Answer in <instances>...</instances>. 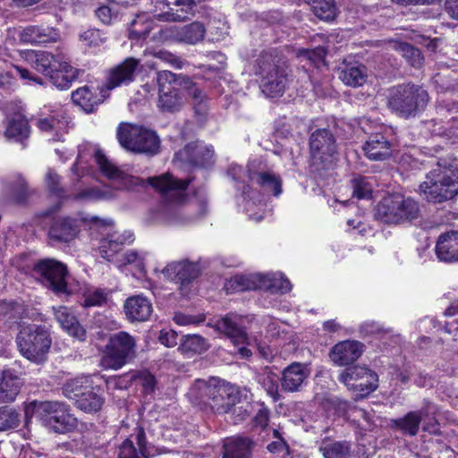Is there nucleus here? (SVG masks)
I'll list each match as a JSON object with an SVG mask.
<instances>
[{"label": "nucleus", "mask_w": 458, "mask_h": 458, "mask_svg": "<svg viewBox=\"0 0 458 458\" xmlns=\"http://www.w3.org/2000/svg\"><path fill=\"white\" fill-rule=\"evenodd\" d=\"M46 184L48 191L60 198L66 199L67 193L64 188H63L60 184V177L59 175L53 170L49 169L46 175Z\"/></svg>", "instance_id": "58"}, {"label": "nucleus", "mask_w": 458, "mask_h": 458, "mask_svg": "<svg viewBox=\"0 0 458 458\" xmlns=\"http://www.w3.org/2000/svg\"><path fill=\"white\" fill-rule=\"evenodd\" d=\"M257 277L259 282L254 286L255 288L281 294L286 293L292 289L290 281L282 273L258 275Z\"/></svg>", "instance_id": "31"}, {"label": "nucleus", "mask_w": 458, "mask_h": 458, "mask_svg": "<svg viewBox=\"0 0 458 458\" xmlns=\"http://www.w3.org/2000/svg\"><path fill=\"white\" fill-rule=\"evenodd\" d=\"M340 80L351 87L361 86L367 78V69L364 65L344 67L339 74Z\"/></svg>", "instance_id": "41"}, {"label": "nucleus", "mask_w": 458, "mask_h": 458, "mask_svg": "<svg viewBox=\"0 0 458 458\" xmlns=\"http://www.w3.org/2000/svg\"><path fill=\"white\" fill-rule=\"evenodd\" d=\"M240 317L228 314L216 322V328L225 334L237 348L242 358H249L252 355L248 344V335L242 325L239 324Z\"/></svg>", "instance_id": "15"}, {"label": "nucleus", "mask_w": 458, "mask_h": 458, "mask_svg": "<svg viewBox=\"0 0 458 458\" xmlns=\"http://www.w3.org/2000/svg\"><path fill=\"white\" fill-rule=\"evenodd\" d=\"M79 71L70 65L65 60L51 75L48 76L53 85L59 89H67L77 79Z\"/></svg>", "instance_id": "38"}, {"label": "nucleus", "mask_w": 458, "mask_h": 458, "mask_svg": "<svg viewBox=\"0 0 458 458\" xmlns=\"http://www.w3.org/2000/svg\"><path fill=\"white\" fill-rule=\"evenodd\" d=\"M120 145L128 151L154 157L160 152L161 140L151 129L132 123H120L117 131Z\"/></svg>", "instance_id": "5"}, {"label": "nucleus", "mask_w": 458, "mask_h": 458, "mask_svg": "<svg viewBox=\"0 0 458 458\" xmlns=\"http://www.w3.org/2000/svg\"><path fill=\"white\" fill-rule=\"evenodd\" d=\"M428 101V92L414 84H403L390 89L388 107L397 115L409 118L424 110Z\"/></svg>", "instance_id": "6"}, {"label": "nucleus", "mask_w": 458, "mask_h": 458, "mask_svg": "<svg viewBox=\"0 0 458 458\" xmlns=\"http://www.w3.org/2000/svg\"><path fill=\"white\" fill-rule=\"evenodd\" d=\"M149 54L153 55L155 58L160 60L161 62L175 69H182L185 64H187V62L185 60H182L181 57L166 50H155L149 52Z\"/></svg>", "instance_id": "59"}, {"label": "nucleus", "mask_w": 458, "mask_h": 458, "mask_svg": "<svg viewBox=\"0 0 458 458\" xmlns=\"http://www.w3.org/2000/svg\"><path fill=\"white\" fill-rule=\"evenodd\" d=\"M21 378L10 370H4L0 379V403L13 402L21 390Z\"/></svg>", "instance_id": "35"}, {"label": "nucleus", "mask_w": 458, "mask_h": 458, "mask_svg": "<svg viewBox=\"0 0 458 458\" xmlns=\"http://www.w3.org/2000/svg\"><path fill=\"white\" fill-rule=\"evenodd\" d=\"M256 446L249 437H233L224 440L222 458H251Z\"/></svg>", "instance_id": "22"}, {"label": "nucleus", "mask_w": 458, "mask_h": 458, "mask_svg": "<svg viewBox=\"0 0 458 458\" xmlns=\"http://www.w3.org/2000/svg\"><path fill=\"white\" fill-rule=\"evenodd\" d=\"M159 88L158 107L163 112L174 113L179 111L184 104V98L174 82H165L159 80V72L157 75Z\"/></svg>", "instance_id": "20"}, {"label": "nucleus", "mask_w": 458, "mask_h": 458, "mask_svg": "<svg viewBox=\"0 0 458 458\" xmlns=\"http://www.w3.org/2000/svg\"><path fill=\"white\" fill-rule=\"evenodd\" d=\"M94 157L101 174L110 181L114 180V165L107 159L103 150L99 148H95Z\"/></svg>", "instance_id": "54"}, {"label": "nucleus", "mask_w": 458, "mask_h": 458, "mask_svg": "<svg viewBox=\"0 0 458 458\" xmlns=\"http://www.w3.org/2000/svg\"><path fill=\"white\" fill-rule=\"evenodd\" d=\"M116 264L119 269H123L126 265H133L139 271H142L144 265L142 259L139 257L135 250H130L116 259Z\"/></svg>", "instance_id": "61"}, {"label": "nucleus", "mask_w": 458, "mask_h": 458, "mask_svg": "<svg viewBox=\"0 0 458 458\" xmlns=\"http://www.w3.org/2000/svg\"><path fill=\"white\" fill-rule=\"evenodd\" d=\"M255 73L264 95L267 98L283 95L288 82V67L284 61L272 53L263 52L256 60Z\"/></svg>", "instance_id": "2"}, {"label": "nucleus", "mask_w": 458, "mask_h": 458, "mask_svg": "<svg viewBox=\"0 0 458 458\" xmlns=\"http://www.w3.org/2000/svg\"><path fill=\"white\" fill-rule=\"evenodd\" d=\"M311 164L317 169H326L334 161L337 145L334 134L327 129H318L310 137Z\"/></svg>", "instance_id": "10"}, {"label": "nucleus", "mask_w": 458, "mask_h": 458, "mask_svg": "<svg viewBox=\"0 0 458 458\" xmlns=\"http://www.w3.org/2000/svg\"><path fill=\"white\" fill-rule=\"evenodd\" d=\"M113 291L106 288H95L84 295V307L102 306L111 300Z\"/></svg>", "instance_id": "49"}, {"label": "nucleus", "mask_w": 458, "mask_h": 458, "mask_svg": "<svg viewBox=\"0 0 458 458\" xmlns=\"http://www.w3.org/2000/svg\"><path fill=\"white\" fill-rule=\"evenodd\" d=\"M16 343L24 358L36 364H42L47 360L52 339L46 326L23 323L20 325Z\"/></svg>", "instance_id": "3"}, {"label": "nucleus", "mask_w": 458, "mask_h": 458, "mask_svg": "<svg viewBox=\"0 0 458 458\" xmlns=\"http://www.w3.org/2000/svg\"><path fill=\"white\" fill-rule=\"evenodd\" d=\"M436 254L442 262L458 263V231L452 230L439 235Z\"/></svg>", "instance_id": "24"}, {"label": "nucleus", "mask_w": 458, "mask_h": 458, "mask_svg": "<svg viewBox=\"0 0 458 458\" xmlns=\"http://www.w3.org/2000/svg\"><path fill=\"white\" fill-rule=\"evenodd\" d=\"M356 398H364L377 388L378 377L376 372L363 366L346 368L338 377Z\"/></svg>", "instance_id": "9"}, {"label": "nucleus", "mask_w": 458, "mask_h": 458, "mask_svg": "<svg viewBox=\"0 0 458 458\" xmlns=\"http://www.w3.org/2000/svg\"><path fill=\"white\" fill-rule=\"evenodd\" d=\"M76 220L69 216L57 217L54 219L49 231L48 236L51 240L60 242H69L77 234Z\"/></svg>", "instance_id": "29"}, {"label": "nucleus", "mask_w": 458, "mask_h": 458, "mask_svg": "<svg viewBox=\"0 0 458 458\" xmlns=\"http://www.w3.org/2000/svg\"><path fill=\"white\" fill-rule=\"evenodd\" d=\"M162 216L167 225H185L191 221V217L185 216V210L177 204L165 205L162 209Z\"/></svg>", "instance_id": "46"}, {"label": "nucleus", "mask_w": 458, "mask_h": 458, "mask_svg": "<svg viewBox=\"0 0 458 458\" xmlns=\"http://www.w3.org/2000/svg\"><path fill=\"white\" fill-rule=\"evenodd\" d=\"M324 406L328 411H333L339 417L347 416L348 411L352 408L349 402L343 400L337 396H331L325 400Z\"/></svg>", "instance_id": "56"}, {"label": "nucleus", "mask_w": 458, "mask_h": 458, "mask_svg": "<svg viewBox=\"0 0 458 458\" xmlns=\"http://www.w3.org/2000/svg\"><path fill=\"white\" fill-rule=\"evenodd\" d=\"M98 347L105 354L101 360L104 368L114 369V336L109 335L106 344H98Z\"/></svg>", "instance_id": "60"}, {"label": "nucleus", "mask_w": 458, "mask_h": 458, "mask_svg": "<svg viewBox=\"0 0 458 458\" xmlns=\"http://www.w3.org/2000/svg\"><path fill=\"white\" fill-rule=\"evenodd\" d=\"M420 192L433 203H442L458 194V168L438 166L426 175L420 186Z\"/></svg>", "instance_id": "4"}, {"label": "nucleus", "mask_w": 458, "mask_h": 458, "mask_svg": "<svg viewBox=\"0 0 458 458\" xmlns=\"http://www.w3.org/2000/svg\"><path fill=\"white\" fill-rule=\"evenodd\" d=\"M59 38V30L49 26H28L21 33V39L23 42L31 44L56 42Z\"/></svg>", "instance_id": "28"}, {"label": "nucleus", "mask_w": 458, "mask_h": 458, "mask_svg": "<svg viewBox=\"0 0 458 458\" xmlns=\"http://www.w3.org/2000/svg\"><path fill=\"white\" fill-rule=\"evenodd\" d=\"M270 410L262 403L252 419V426L264 430L268 426Z\"/></svg>", "instance_id": "62"}, {"label": "nucleus", "mask_w": 458, "mask_h": 458, "mask_svg": "<svg viewBox=\"0 0 458 458\" xmlns=\"http://www.w3.org/2000/svg\"><path fill=\"white\" fill-rule=\"evenodd\" d=\"M114 88V67L109 70L107 81L95 91L88 86L78 89L72 94L73 103L81 107L86 113H91L95 107L101 104L110 95Z\"/></svg>", "instance_id": "14"}, {"label": "nucleus", "mask_w": 458, "mask_h": 458, "mask_svg": "<svg viewBox=\"0 0 458 458\" xmlns=\"http://www.w3.org/2000/svg\"><path fill=\"white\" fill-rule=\"evenodd\" d=\"M30 132L28 120L23 114L16 113L9 120L4 134L6 138L22 143L29 138Z\"/></svg>", "instance_id": "37"}, {"label": "nucleus", "mask_w": 458, "mask_h": 458, "mask_svg": "<svg viewBox=\"0 0 458 458\" xmlns=\"http://www.w3.org/2000/svg\"><path fill=\"white\" fill-rule=\"evenodd\" d=\"M311 8L314 14L323 21H333L337 14L335 0H312Z\"/></svg>", "instance_id": "47"}, {"label": "nucleus", "mask_w": 458, "mask_h": 458, "mask_svg": "<svg viewBox=\"0 0 458 458\" xmlns=\"http://www.w3.org/2000/svg\"><path fill=\"white\" fill-rule=\"evenodd\" d=\"M396 202L401 206L397 210V215L401 216L398 225L411 223L420 216V207L414 199L396 195Z\"/></svg>", "instance_id": "39"}, {"label": "nucleus", "mask_w": 458, "mask_h": 458, "mask_svg": "<svg viewBox=\"0 0 458 458\" xmlns=\"http://www.w3.org/2000/svg\"><path fill=\"white\" fill-rule=\"evenodd\" d=\"M400 204L396 202V195L383 198L376 207L375 218L384 224L398 225L401 216L397 215Z\"/></svg>", "instance_id": "33"}, {"label": "nucleus", "mask_w": 458, "mask_h": 458, "mask_svg": "<svg viewBox=\"0 0 458 458\" xmlns=\"http://www.w3.org/2000/svg\"><path fill=\"white\" fill-rule=\"evenodd\" d=\"M209 348L208 340L199 335H182L179 350L184 353L200 354Z\"/></svg>", "instance_id": "40"}, {"label": "nucleus", "mask_w": 458, "mask_h": 458, "mask_svg": "<svg viewBox=\"0 0 458 458\" xmlns=\"http://www.w3.org/2000/svg\"><path fill=\"white\" fill-rule=\"evenodd\" d=\"M35 415L51 431L65 434L78 426V420L70 413L69 406L62 402L33 401L25 407V417Z\"/></svg>", "instance_id": "1"}, {"label": "nucleus", "mask_w": 458, "mask_h": 458, "mask_svg": "<svg viewBox=\"0 0 458 458\" xmlns=\"http://www.w3.org/2000/svg\"><path fill=\"white\" fill-rule=\"evenodd\" d=\"M365 156L373 161H384L392 156V143L381 133H375L369 137L364 143Z\"/></svg>", "instance_id": "25"}, {"label": "nucleus", "mask_w": 458, "mask_h": 458, "mask_svg": "<svg viewBox=\"0 0 458 458\" xmlns=\"http://www.w3.org/2000/svg\"><path fill=\"white\" fill-rule=\"evenodd\" d=\"M352 195L358 199H369L372 195V185L370 182L361 176L353 178L351 181Z\"/></svg>", "instance_id": "55"}, {"label": "nucleus", "mask_w": 458, "mask_h": 458, "mask_svg": "<svg viewBox=\"0 0 458 458\" xmlns=\"http://www.w3.org/2000/svg\"><path fill=\"white\" fill-rule=\"evenodd\" d=\"M400 50L403 57L413 67H420L423 64L424 57L421 51L409 43H403L400 45Z\"/></svg>", "instance_id": "57"}, {"label": "nucleus", "mask_w": 458, "mask_h": 458, "mask_svg": "<svg viewBox=\"0 0 458 458\" xmlns=\"http://www.w3.org/2000/svg\"><path fill=\"white\" fill-rule=\"evenodd\" d=\"M255 380L266 391L267 394L270 396L274 402L281 400L280 394V377L276 375L270 367L263 368L255 376Z\"/></svg>", "instance_id": "34"}, {"label": "nucleus", "mask_w": 458, "mask_h": 458, "mask_svg": "<svg viewBox=\"0 0 458 458\" xmlns=\"http://www.w3.org/2000/svg\"><path fill=\"white\" fill-rule=\"evenodd\" d=\"M33 55L35 69L47 77L66 60L61 53L54 55L47 51H37L33 53Z\"/></svg>", "instance_id": "32"}, {"label": "nucleus", "mask_w": 458, "mask_h": 458, "mask_svg": "<svg viewBox=\"0 0 458 458\" xmlns=\"http://www.w3.org/2000/svg\"><path fill=\"white\" fill-rule=\"evenodd\" d=\"M310 376L309 364L292 362L281 372L280 388L285 393H295L302 390Z\"/></svg>", "instance_id": "17"}, {"label": "nucleus", "mask_w": 458, "mask_h": 458, "mask_svg": "<svg viewBox=\"0 0 458 458\" xmlns=\"http://www.w3.org/2000/svg\"><path fill=\"white\" fill-rule=\"evenodd\" d=\"M200 270L199 262L182 259L169 263L162 272L169 280L179 284L182 295L188 296L191 292L190 284L199 276Z\"/></svg>", "instance_id": "13"}, {"label": "nucleus", "mask_w": 458, "mask_h": 458, "mask_svg": "<svg viewBox=\"0 0 458 458\" xmlns=\"http://www.w3.org/2000/svg\"><path fill=\"white\" fill-rule=\"evenodd\" d=\"M249 182L267 195L279 197L283 192V180L267 160L259 157L247 165Z\"/></svg>", "instance_id": "8"}, {"label": "nucleus", "mask_w": 458, "mask_h": 458, "mask_svg": "<svg viewBox=\"0 0 458 458\" xmlns=\"http://www.w3.org/2000/svg\"><path fill=\"white\" fill-rule=\"evenodd\" d=\"M131 380H136L141 386V391L145 395H152L157 388V379L153 374L148 370L133 373L130 377Z\"/></svg>", "instance_id": "52"}, {"label": "nucleus", "mask_w": 458, "mask_h": 458, "mask_svg": "<svg viewBox=\"0 0 458 458\" xmlns=\"http://www.w3.org/2000/svg\"><path fill=\"white\" fill-rule=\"evenodd\" d=\"M81 39L89 47H96L106 41V37L98 29H89L81 34Z\"/></svg>", "instance_id": "64"}, {"label": "nucleus", "mask_w": 458, "mask_h": 458, "mask_svg": "<svg viewBox=\"0 0 458 458\" xmlns=\"http://www.w3.org/2000/svg\"><path fill=\"white\" fill-rule=\"evenodd\" d=\"M55 317L60 326L72 336L80 341H84L86 330L81 326L72 311L65 307L60 306L55 309Z\"/></svg>", "instance_id": "30"}, {"label": "nucleus", "mask_w": 458, "mask_h": 458, "mask_svg": "<svg viewBox=\"0 0 458 458\" xmlns=\"http://www.w3.org/2000/svg\"><path fill=\"white\" fill-rule=\"evenodd\" d=\"M34 273L55 294H70L66 281L68 270L64 263L54 259H43L35 264Z\"/></svg>", "instance_id": "11"}, {"label": "nucleus", "mask_w": 458, "mask_h": 458, "mask_svg": "<svg viewBox=\"0 0 458 458\" xmlns=\"http://www.w3.org/2000/svg\"><path fill=\"white\" fill-rule=\"evenodd\" d=\"M363 346L361 343L353 340L340 342L332 348L330 358L340 366L352 363L362 354Z\"/></svg>", "instance_id": "21"}, {"label": "nucleus", "mask_w": 458, "mask_h": 458, "mask_svg": "<svg viewBox=\"0 0 458 458\" xmlns=\"http://www.w3.org/2000/svg\"><path fill=\"white\" fill-rule=\"evenodd\" d=\"M148 182L158 191L165 199L179 202L183 197L191 180H178L166 174L160 176L148 178Z\"/></svg>", "instance_id": "19"}, {"label": "nucleus", "mask_w": 458, "mask_h": 458, "mask_svg": "<svg viewBox=\"0 0 458 458\" xmlns=\"http://www.w3.org/2000/svg\"><path fill=\"white\" fill-rule=\"evenodd\" d=\"M112 193L106 191H101L98 188L90 187L81 190L79 192L67 195V199H72L75 201H89V200H99L110 198Z\"/></svg>", "instance_id": "51"}, {"label": "nucleus", "mask_w": 458, "mask_h": 458, "mask_svg": "<svg viewBox=\"0 0 458 458\" xmlns=\"http://www.w3.org/2000/svg\"><path fill=\"white\" fill-rule=\"evenodd\" d=\"M139 61L133 57L126 58L121 64L116 65V87L129 84L136 75Z\"/></svg>", "instance_id": "43"}, {"label": "nucleus", "mask_w": 458, "mask_h": 458, "mask_svg": "<svg viewBox=\"0 0 458 458\" xmlns=\"http://www.w3.org/2000/svg\"><path fill=\"white\" fill-rule=\"evenodd\" d=\"M159 80L165 82H174V85L183 89L193 100L195 113L201 117L206 115L208 95L191 77L170 71H160Z\"/></svg>", "instance_id": "12"}, {"label": "nucleus", "mask_w": 458, "mask_h": 458, "mask_svg": "<svg viewBox=\"0 0 458 458\" xmlns=\"http://www.w3.org/2000/svg\"><path fill=\"white\" fill-rule=\"evenodd\" d=\"M93 388L91 377H79L67 381L64 385L63 394L75 403L78 399H81L86 394V392H89Z\"/></svg>", "instance_id": "36"}, {"label": "nucleus", "mask_w": 458, "mask_h": 458, "mask_svg": "<svg viewBox=\"0 0 458 458\" xmlns=\"http://www.w3.org/2000/svg\"><path fill=\"white\" fill-rule=\"evenodd\" d=\"M136 356L135 338L125 331L116 333V369L132 362Z\"/></svg>", "instance_id": "27"}, {"label": "nucleus", "mask_w": 458, "mask_h": 458, "mask_svg": "<svg viewBox=\"0 0 458 458\" xmlns=\"http://www.w3.org/2000/svg\"><path fill=\"white\" fill-rule=\"evenodd\" d=\"M153 29V21L148 20L146 14L137 15L131 22L129 37L131 39H145Z\"/></svg>", "instance_id": "44"}, {"label": "nucleus", "mask_w": 458, "mask_h": 458, "mask_svg": "<svg viewBox=\"0 0 458 458\" xmlns=\"http://www.w3.org/2000/svg\"><path fill=\"white\" fill-rule=\"evenodd\" d=\"M21 411L11 406L0 407V431H8L18 428L21 422Z\"/></svg>", "instance_id": "45"}, {"label": "nucleus", "mask_w": 458, "mask_h": 458, "mask_svg": "<svg viewBox=\"0 0 458 458\" xmlns=\"http://www.w3.org/2000/svg\"><path fill=\"white\" fill-rule=\"evenodd\" d=\"M74 404L78 409L85 412H97L102 407L103 398L96 392L94 387L89 392H86V394L78 399Z\"/></svg>", "instance_id": "48"}, {"label": "nucleus", "mask_w": 458, "mask_h": 458, "mask_svg": "<svg viewBox=\"0 0 458 458\" xmlns=\"http://www.w3.org/2000/svg\"><path fill=\"white\" fill-rule=\"evenodd\" d=\"M120 446L119 458H146V436L141 427L136 426Z\"/></svg>", "instance_id": "26"}, {"label": "nucleus", "mask_w": 458, "mask_h": 458, "mask_svg": "<svg viewBox=\"0 0 458 458\" xmlns=\"http://www.w3.org/2000/svg\"><path fill=\"white\" fill-rule=\"evenodd\" d=\"M10 192L16 202H24L30 195V190L26 180L21 175H15L10 182Z\"/></svg>", "instance_id": "50"}, {"label": "nucleus", "mask_w": 458, "mask_h": 458, "mask_svg": "<svg viewBox=\"0 0 458 458\" xmlns=\"http://www.w3.org/2000/svg\"><path fill=\"white\" fill-rule=\"evenodd\" d=\"M202 394L207 403L216 413H227L243 398L247 400L250 391L239 388L226 381H214L202 384Z\"/></svg>", "instance_id": "7"}, {"label": "nucleus", "mask_w": 458, "mask_h": 458, "mask_svg": "<svg viewBox=\"0 0 458 458\" xmlns=\"http://www.w3.org/2000/svg\"><path fill=\"white\" fill-rule=\"evenodd\" d=\"M123 310L127 319L131 322L147 321L153 312L150 300L141 294L127 298Z\"/></svg>", "instance_id": "23"}, {"label": "nucleus", "mask_w": 458, "mask_h": 458, "mask_svg": "<svg viewBox=\"0 0 458 458\" xmlns=\"http://www.w3.org/2000/svg\"><path fill=\"white\" fill-rule=\"evenodd\" d=\"M351 451V445L346 441H323L319 452L324 458H346Z\"/></svg>", "instance_id": "42"}, {"label": "nucleus", "mask_w": 458, "mask_h": 458, "mask_svg": "<svg viewBox=\"0 0 458 458\" xmlns=\"http://www.w3.org/2000/svg\"><path fill=\"white\" fill-rule=\"evenodd\" d=\"M206 30L202 23L192 22L185 26L181 32L182 39L189 44H196L203 39Z\"/></svg>", "instance_id": "53"}, {"label": "nucleus", "mask_w": 458, "mask_h": 458, "mask_svg": "<svg viewBox=\"0 0 458 458\" xmlns=\"http://www.w3.org/2000/svg\"><path fill=\"white\" fill-rule=\"evenodd\" d=\"M437 411V405L428 399L423 400L422 406L418 411H411L403 417L392 420V428L402 434L414 437L419 433L423 416H429Z\"/></svg>", "instance_id": "16"}, {"label": "nucleus", "mask_w": 458, "mask_h": 458, "mask_svg": "<svg viewBox=\"0 0 458 458\" xmlns=\"http://www.w3.org/2000/svg\"><path fill=\"white\" fill-rule=\"evenodd\" d=\"M175 158L195 167H208L215 162L213 147L202 141L188 143L175 154Z\"/></svg>", "instance_id": "18"}, {"label": "nucleus", "mask_w": 458, "mask_h": 458, "mask_svg": "<svg viewBox=\"0 0 458 458\" xmlns=\"http://www.w3.org/2000/svg\"><path fill=\"white\" fill-rule=\"evenodd\" d=\"M327 51L324 47H318L314 49H301L299 51V57L310 60L312 64L318 65L324 61Z\"/></svg>", "instance_id": "63"}]
</instances>
